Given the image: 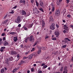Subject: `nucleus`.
<instances>
[{
  "label": "nucleus",
  "instance_id": "f257e3e1",
  "mask_svg": "<svg viewBox=\"0 0 73 73\" xmlns=\"http://www.w3.org/2000/svg\"><path fill=\"white\" fill-rule=\"evenodd\" d=\"M29 38L30 42H34L35 39L33 35L30 36V37H29Z\"/></svg>",
  "mask_w": 73,
  "mask_h": 73
},
{
  "label": "nucleus",
  "instance_id": "f03ea898",
  "mask_svg": "<svg viewBox=\"0 0 73 73\" xmlns=\"http://www.w3.org/2000/svg\"><path fill=\"white\" fill-rule=\"evenodd\" d=\"M55 25L54 23L52 24L50 27L51 29L52 30H54L55 29Z\"/></svg>",
  "mask_w": 73,
  "mask_h": 73
},
{
  "label": "nucleus",
  "instance_id": "7ed1b4c3",
  "mask_svg": "<svg viewBox=\"0 0 73 73\" xmlns=\"http://www.w3.org/2000/svg\"><path fill=\"white\" fill-rule=\"evenodd\" d=\"M21 18L19 16L17 18V20H16L15 21V22L19 24L21 22Z\"/></svg>",
  "mask_w": 73,
  "mask_h": 73
},
{
  "label": "nucleus",
  "instance_id": "20e7f679",
  "mask_svg": "<svg viewBox=\"0 0 73 73\" xmlns=\"http://www.w3.org/2000/svg\"><path fill=\"white\" fill-rule=\"evenodd\" d=\"M55 13L56 16L57 17H58L60 14V10L57 9V10L56 11Z\"/></svg>",
  "mask_w": 73,
  "mask_h": 73
},
{
  "label": "nucleus",
  "instance_id": "39448f33",
  "mask_svg": "<svg viewBox=\"0 0 73 73\" xmlns=\"http://www.w3.org/2000/svg\"><path fill=\"white\" fill-rule=\"evenodd\" d=\"M34 55V56L35 57L36 56V54H31L28 57V58L29 59H31L32 58V57Z\"/></svg>",
  "mask_w": 73,
  "mask_h": 73
},
{
  "label": "nucleus",
  "instance_id": "423d86ee",
  "mask_svg": "<svg viewBox=\"0 0 73 73\" xmlns=\"http://www.w3.org/2000/svg\"><path fill=\"white\" fill-rule=\"evenodd\" d=\"M67 66H65L64 67V71H63V73H67L68 70H67Z\"/></svg>",
  "mask_w": 73,
  "mask_h": 73
},
{
  "label": "nucleus",
  "instance_id": "0eeeda50",
  "mask_svg": "<svg viewBox=\"0 0 73 73\" xmlns=\"http://www.w3.org/2000/svg\"><path fill=\"white\" fill-rule=\"evenodd\" d=\"M20 11L21 12L20 13L21 14L22 13V15H26L27 14V13H26L25 11L24 10H20Z\"/></svg>",
  "mask_w": 73,
  "mask_h": 73
},
{
  "label": "nucleus",
  "instance_id": "6e6552de",
  "mask_svg": "<svg viewBox=\"0 0 73 73\" xmlns=\"http://www.w3.org/2000/svg\"><path fill=\"white\" fill-rule=\"evenodd\" d=\"M11 55H16L17 54V52H16V51L14 50H12L11 52Z\"/></svg>",
  "mask_w": 73,
  "mask_h": 73
},
{
  "label": "nucleus",
  "instance_id": "1a4fd4ad",
  "mask_svg": "<svg viewBox=\"0 0 73 73\" xmlns=\"http://www.w3.org/2000/svg\"><path fill=\"white\" fill-rule=\"evenodd\" d=\"M63 27H64V29L66 30L67 31H69V28L66 25H64Z\"/></svg>",
  "mask_w": 73,
  "mask_h": 73
},
{
  "label": "nucleus",
  "instance_id": "9d476101",
  "mask_svg": "<svg viewBox=\"0 0 73 73\" xmlns=\"http://www.w3.org/2000/svg\"><path fill=\"white\" fill-rule=\"evenodd\" d=\"M19 3H20L23 4V5H24L25 4V0H20L19 1Z\"/></svg>",
  "mask_w": 73,
  "mask_h": 73
},
{
  "label": "nucleus",
  "instance_id": "9b49d317",
  "mask_svg": "<svg viewBox=\"0 0 73 73\" xmlns=\"http://www.w3.org/2000/svg\"><path fill=\"white\" fill-rule=\"evenodd\" d=\"M39 4L40 5V6L42 7H43L44 8V3L42 2H41V1H40L39 2Z\"/></svg>",
  "mask_w": 73,
  "mask_h": 73
},
{
  "label": "nucleus",
  "instance_id": "f8f14e48",
  "mask_svg": "<svg viewBox=\"0 0 73 73\" xmlns=\"http://www.w3.org/2000/svg\"><path fill=\"white\" fill-rule=\"evenodd\" d=\"M3 44L4 46H6L7 45H8L9 43H8V42L7 41H5L4 42H3Z\"/></svg>",
  "mask_w": 73,
  "mask_h": 73
},
{
  "label": "nucleus",
  "instance_id": "ddd939ff",
  "mask_svg": "<svg viewBox=\"0 0 73 73\" xmlns=\"http://www.w3.org/2000/svg\"><path fill=\"white\" fill-rule=\"evenodd\" d=\"M5 48V46H2L0 49V51L1 52H3L4 51V49Z\"/></svg>",
  "mask_w": 73,
  "mask_h": 73
},
{
  "label": "nucleus",
  "instance_id": "4468645a",
  "mask_svg": "<svg viewBox=\"0 0 73 73\" xmlns=\"http://www.w3.org/2000/svg\"><path fill=\"white\" fill-rule=\"evenodd\" d=\"M55 35H57V36H58L60 35V33L59 31H56L55 32V33H54Z\"/></svg>",
  "mask_w": 73,
  "mask_h": 73
},
{
  "label": "nucleus",
  "instance_id": "2eb2a0df",
  "mask_svg": "<svg viewBox=\"0 0 73 73\" xmlns=\"http://www.w3.org/2000/svg\"><path fill=\"white\" fill-rule=\"evenodd\" d=\"M14 41L15 42H16L18 40L17 36H16L14 37Z\"/></svg>",
  "mask_w": 73,
  "mask_h": 73
},
{
  "label": "nucleus",
  "instance_id": "dca6fc26",
  "mask_svg": "<svg viewBox=\"0 0 73 73\" xmlns=\"http://www.w3.org/2000/svg\"><path fill=\"white\" fill-rule=\"evenodd\" d=\"M9 60L10 61H12L13 60V57L11 56H10V57H9Z\"/></svg>",
  "mask_w": 73,
  "mask_h": 73
},
{
  "label": "nucleus",
  "instance_id": "f3484780",
  "mask_svg": "<svg viewBox=\"0 0 73 73\" xmlns=\"http://www.w3.org/2000/svg\"><path fill=\"white\" fill-rule=\"evenodd\" d=\"M49 20L50 21H51V22L52 21H53V19L52 18V16H51L50 17Z\"/></svg>",
  "mask_w": 73,
  "mask_h": 73
},
{
  "label": "nucleus",
  "instance_id": "a211bd4d",
  "mask_svg": "<svg viewBox=\"0 0 73 73\" xmlns=\"http://www.w3.org/2000/svg\"><path fill=\"white\" fill-rule=\"evenodd\" d=\"M24 62H25L24 61H23V60H21V62H20V63H19V65H20L22 64Z\"/></svg>",
  "mask_w": 73,
  "mask_h": 73
},
{
  "label": "nucleus",
  "instance_id": "6ab92c4d",
  "mask_svg": "<svg viewBox=\"0 0 73 73\" xmlns=\"http://www.w3.org/2000/svg\"><path fill=\"white\" fill-rule=\"evenodd\" d=\"M9 34L11 35H14L16 34V33L14 32H11L9 33Z\"/></svg>",
  "mask_w": 73,
  "mask_h": 73
},
{
  "label": "nucleus",
  "instance_id": "aec40b11",
  "mask_svg": "<svg viewBox=\"0 0 73 73\" xmlns=\"http://www.w3.org/2000/svg\"><path fill=\"white\" fill-rule=\"evenodd\" d=\"M4 68H2L1 70V73H4Z\"/></svg>",
  "mask_w": 73,
  "mask_h": 73
},
{
  "label": "nucleus",
  "instance_id": "412c9836",
  "mask_svg": "<svg viewBox=\"0 0 73 73\" xmlns=\"http://www.w3.org/2000/svg\"><path fill=\"white\" fill-rule=\"evenodd\" d=\"M35 2H36V6L37 7H38L39 6V3H38V2H37V0L35 1Z\"/></svg>",
  "mask_w": 73,
  "mask_h": 73
},
{
  "label": "nucleus",
  "instance_id": "4be33fe9",
  "mask_svg": "<svg viewBox=\"0 0 73 73\" xmlns=\"http://www.w3.org/2000/svg\"><path fill=\"white\" fill-rule=\"evenodd\" d=\"M41 52V49H39L38 51V54H40V53Z\"/></svg>",
  "mask_w": 73,
  "mask_h": 73
},
{
  "label": "nucleus",
  "instance_id": "5701e85b",
  "mask_svg": "<svg viewBox=\"0 0 73 73\" xmlns=\"http://www.w3.org/2000/svg\"><path fill=\"white\" fill-rule=\"evenodd\" d=\"M30 50H29L27 52H26L25 53V55H27L28 54H29V53H30Z\"/></svg>",
  "mask_w": 73,
  "mask_h": 73
},
{
  "label": "nucleus",
  "instance_id": "b1692460",
  "mask_svg": "<svg viewBox=\"0 0 73 73\" xmlns=\"http://www.w3.org/2000/svg\"><path fill=\"white\" fill-rule=\"evenodd\" d=\"M39 10L40 11H41L42 12H44L43 9L42 8V7H41L40 8H39Z\"/></svg>",
  "mask_w": 73,
  "mask_h": 73
},
{
  "label": "nucleus",
  "instance_id": "393cba45",
  "mask_svg": "<svg viewBox=\"0 0 73 73\" xmlns=\"http://www.w3.org/2000/svg\"><path fill=\"white\" fill-rule=\"evenodd\" d=\"M17 68H15V69H14L13 71V73L15 72L16 71H17Z\"/></svg>",
  "mask_w": 73,
  "mask_h": 73
},
{
  "label": "nucleus",
  "instance_id": "a878e982",
  "mask_svg": "<svg viewBox=\"0 0 73 73\" xmlns=\"http://www.w3.org/2000/svg\"><path fill=\"white\" fill-rule=\"evenodd\" d=\"M38 73H42V71L40 70V69L37 71Z\"/></svg>",
  "mask_w": 73,
  "mask_h": 73
},
{
  "label": "nucleus",
  "instance_id": "bb28decb",
  "mask_svg": "<svg viewBox=\"0 0 73 73\" xmlns=\"http://www.w3.org/2000/svg\"><path fill=\"white\" fill-rule=\"evenodd\" d=\"M52 12H53L54 11V9H55V7H52Z\"/></svg>",
  "mask_w": 73,
  "mask_h": 73
},
{
  "label": "nucleus",
  "instance_id": "cd10ccee",
  "mask_svg": "<svg viewBox=\"0 0 73 73\" xmlns=\"http://www.w3.org/2000/svg\"><path fill=\"white\" fill-rule=\"evenodd\" d=\"M42 25H45V23L44 21L42 20Z\"/></svg>",
  "mask_w": 73,
  "mask_h": 73
},
{
  "label": "nucleus",
  "instance_id": "c85d7f7f",
  "mask_svg": "<svg viewBox=\"0 0 73 73\" xmlns=\"http://www.w3.org/2000/svg\"><path fill=\"white\" fill-rule=\"evenodd\" d=\"M23 28L25 29V30L27 31L28 30V28H27L25 26L23 27Z\"/></svg>",
  "mask_w": 73,
  "mask_h": 73
},
{
  "label": "nucleus",
  "instance_id": "c756f323",
  "mask_svg": "<svg viewBox=\"0 0 73 73\" xmlns=\"http://www.w3.org/2000/svg\"><path fill=\"white\" fill-rule=\"evenodd\" d=\"M34 68H31V72H34Z\"/></svg>",
  "mask_w": 73,
  "mask_h": 73
},
{
  "label": "nucleus",
  "instance_id": "7c9ffc66",
  "mask_svg": "<svg viewBox=\"0 0 73 73\" xmlns=\"http://www.w3.org/2000/svg\"><path fill=\"white\" fill-rule=\"evenodd\" d=\"M65 40H68V41H70V40L68 39V38H65Z\"/></svg>",
  "mask_w": 73,
  "mask_h": 73
},
{
  "label": "nucleus",
  "instance_id": "2f4dec72",
  "mask_svg": "<svg viewBox=\"0 0 73 73\" xmlns=\"http://www.w3.org/2000/svg\"><path fill=\"white\" fill-rule=\"evenodd\" d=\"M52 40H56V37L53 38Z\"/></svg>",
  "mask_w": 73,
  "mask_h": 73
},
{
  "label": "nucleus",
  "instance_id": "473e14b6",
  "mask_svg": "<svg viewBox=\"0 0 73 73\" xmlns=\"http://www.w3.org/2000/svg\"><path fill=\"white\" fill-rule=\"evenodd\" d=\"M35 50V48H33L32 50H31V52H33Z\"/></svg>",
  "mask_w": 73,
  "mask_h": 73
},
{
  "label": "nucleus",
  "instance_id": "72a5a7b5",
  "mask_svg": "<svg viewBox=\"0 0 73 73\" xmlns=\"http://www.w3.org/2000/svg\"><path fill=\"white\" fill-rule=\"evenodd\" d=\"M2 41V39L0 38V45H1L2 44V42L1 41Z\"/></svg>",
  "mask_w": 73,
  "mask_h": 73
},
{
  "label": "nucleus",
  "instance_id": "f704fd0d",
  "mask_svg": "<svg viewBox=\"0 0 73 73\" xmlns=\"http://www.w3.org/2000/svg\"><path fill=\"white\" fill-rule=\"evenodd\" d=\"M10 13L12 14H14V11L13 10H12L11 12H10Z\"/></svg>",
  "mask_w": 73,
  "mask_h": 73
},
{
  "label": "nucleus",
  "instance_id": "c9c22d12",
  "mask_svg": "<svg viewBox=\"0 0 73 73\" xmlns=\"http://www.w3.org/2000/svg\"><path fill=\"white\" fill-rule=\"evenodd\" d=\"M60 2H59V1H57V4L58 5H60Z\"/></svg>",
  "mask_w": 73,
  "mask_h": 73
},
{
  "label": "nucleus",
  "instance_id": "e433bc0d",
  "mask_svg": "<svg viewBox=\"0 0 73 73\" xmlns=\"http://www.w3.org/2000/svg\"><path fill=\"white\" fill-rule=\"evenodd\" d=\"M47 67V66H46V65H45V66H43V68H46Z\"/></svg>",
  "mask_w": 73,
  "mask_h": 73
},
{
  "label": "nucleus",
  "instance_id": "4c0bfd02",
  "mask_svg": "<svg viewBox=\"0 0 73 73\" xmlns=\"http://www.w3.org/2000/svg\"><path fill=\"white\" fill-rule=\"evenodd\" d=\"M17 7V5H16L14 7H13V9H15Z\"/></svg>",
  "mask_w": 73,
  "mask_h": 73
},
{
  "label": "nucleus",
  "instance_id": "58836bf2",
  "mask_svg": "<svg viewBox=\"0 0 73 73\" xmlns=\"http://www.w3.org/2000/svg\"><path fill=\"white\" fill-rule=\"evenodd\" d=\"M51 6H52V7H55L54 4L53 3H52L51 4Z\"/></svg>",
  "mask_w": 73,
  "mask_h": 73
},
{
  "label": "nucleus",
  "instance_id": "ea45409f",
  "mask_svg": "<svg viewBox=\"0 0 73 73\" xmlns=\"http://www.w3.org/2000/svg\"><path fill=\"white\" fill-rule=\"evenodd\" d=\"M2 36H4L5 35V33L2 34L1 35Z\"/></svg>",
  "mask_w": 73,
  "mask_h": 73
},
{
  "label": "nucleus",
  "instance_id": "a19ab883",
  "mask_svg": "<svg viewBox=\"0 0 73 73\" xmlns=\"http://www.w3.org/2000/svg\"><path fill=\"white\" fill-rule=\"evenodd\" d=\"M5 63H7V64H8V60H5Z\"/></svg>",
  "mask_w": 73,
  "mask_h": 73
},
{
  "label": "nucleus",
  "instance_id": "79ce46f5",
  "mask_svg": "<svg viewBox=\"0 0 73 73\" xmlns=\"http://www.w3.org/2000/svg\"><path fill=\"white\" fill-rule=\"evenodd\" d=\"M66 45H63L62 46V48H66Z\"/></svg>",
  "mask_w": 73,
  "mask_h": 73
},
{
  "label": "nucleus",
  "instance_id": "37998d69",
  "mask_svg": "<svg viewBox=\"0 0 73 73\" xmlns=\"http://www.w3.org/2000/svg\"><path fill=\"white\" fill-rule=\"evenodd\" d=\"M45 47H42V50H45Z\"/></svg>",
  "mask_w": 73,
  "mask_h": 73
},
{
  "label": "nucleus",
  "instance_id": "c03bdc74",
  "mask_svg": "<svg viewBox=\"0 0 73 73\" xmlns=\"http://www.w3.org/2000/svg\"><path fill=\"white\" fill-rule=\"evenodd\" d=\"M67 17L69 18H70L71 17V15H67Z\"/></svg>",
  "mask_w": 73,
  "mask_h": 73
},
{
  "label": "nucleus",
  "instance_id": "a18cd8bd",
  "mask_svg": "<svg viewBox=\"0 0 73 73\" xmlns=\"http://www.w3.org/2000/svg\"><path fill=\"white\" fill-rule=\"evenodd\" d=\"M70 60L71 61V62H73V56L72 57V58Z\"/></svg>",
  "mask_w": 73,
  "mask_h": 73
},
{
  "label": "nucleus",
  "instance_id": "49530a36",
  "mask_svg": "<svg viewBox=\"0 0 73 73\" xmlns=\"http://www.w3.org/2000/svg\"><path fill=\"white\" fill-rule=\"evenodd\" d=\"M45 36H46V37L45 38V39H46L48 38V36L47 35H46Z\"/></svg>",
  "mask_w": 73,
  "mask_h": 73
},
{
  "label": "nucleus",
  "instance_id": "de8ad7c7",
  "mask_svg": "<svg viewBox=\"0 0 73 73\" xmlns=\"http://www.w3.org/2000/svg\"><path fill=\"white\" fill-rule=\"evenodd\" d=\"M27 38H26L25 39V42H27Z\"/></svg>",
  "mask_w": 73,
  "mask_h": 73
},
{
  "label": "nucleus",
  "instance_id": "09e8293b",
  "mask_svg": "<svg viewBox=\"0 0 73 73\" xmlns=\"http://www.w3.org/2000/svg\"><path fill=\"white\" fill-rule=\"evenodd\" d=\"M31 3H33L34 2V0H31Z\"/></svg>",
  "mask_w": 73,
  "mask_h": 73
},
{
  "label": "nucleus",
  "instance_id": "8fccbe9b",
  "mask_svg": "<svg viewBox=\"0 0 73 73\" xmlns=\"http://www.w3.org/2000/svg\"><path fill=\"white\" fill-rule=\"evenodd\" d=\"M21 26V24H19L18 25V27H20Z\"/></svg>",
  "mask_w": 73,
  "mask_h": 73
},
{
  "label": "nucleus",
  "instance_id": "3c124183",
  "mask_svg": "<svg viewBox=\"0 0 73 73\" xmlns=\"http://www.w3.org/2000/svg\"><path fill=\"white\" fill-rule=\"evenodd\" d=\"M66 30H65L64 29V31H63V33H64L65 34L66 33Z\"/></svg>",
  "mask_w": 73,
  "mask_h": 73
},
{
  "label": "nucleus",
  "instance_id": "603ef678",
  "mask_svg": "<svg viewBox=\"0 0 73 73\" xmlns=\"http://www.w3.org/2000/svg\"><path fill=\"white\" fill-rule=\"evenodd\" d=\"M66 1H67V3H68L69 2V0H66Z\"/></svg>",
  "mask_w": 73,
  "mask_h": 73
},
{
  "label": "nucleus",
  "instance_id": "864d4df0",
  "mask_svg": "<svg viewBox=\"0 0 73 73\" xmlns=\"http://www.w3.org/2000/svg\"><path fill=\"white\" fill-rule=\"evenodd\" d=\"M45 65V63H42V65H41V66H44V65Z\"/></svg>",
  "mask_w": 73,
  "mask_h": 73
},
{
  "label": "nucleus",
  "instance_id": "5fc2aeb1",
  "mask_svg": "<svg viewBox=\"0 0 73 73\" xmlns=\"http://www.w3.org/2000/svg\"><path fill=\"white\" fill-rule=\"evenodd\" d=\"M4 68L5 71H6L7 70V68H6V67H4Z\"/></svg>",
  "mask_w": 73,
  "mask_h": 73
},
{
  "label": "nucleus",
  "instance_id": "6e6d98bb",
  "mask_svg": "<svg viewBox=\"0 0 73 73\" xmlns=\"http://www.w3.org/2000/svg\"><path fill=\"white\" fill-rule=\"evenodd\" d=\"M37 43L36 42L35 43V44H34L33 45V46L34 47L36 45V44H37Z\"/></svg>",
  "mask_w": 73,
  "mask_h": 73
},
{
  "label": "nucleus",
  "instance_id": "4d7b16f0",
  "mask_svg": "<svg viewBox=\"0 0 73 73\" xmlns=\"http://www.w3.org/2000/svg\"><path fill=\"white\" fill-rule=\"evenodd\" d=\"M62 21L64 23H65L66 22V21H65L63 19L62 20Z\"/></svg>",
  "mask_w": 73,
  "mask_h": 73
},
{
  "label": "nucleus",
  "instance_id": "13d9d810",
  "mask_svg": "<svg viewBox=\"0 0 73 73\" xmlns=\"http://www.w3.org/2000/svg\"><path fill=\"white\" fill-rule=\"evenodd\" d=\"M40 11H38L37 12V14H38L39 13H40Z\"/></svg>",
  "mask_w": 73,
  "mask_h": 73
},
{
  "label": "nucleus",
  "instance_id": "bf43d9fd",
  "mask_svg": "<svg viewBox=\"0 0 73 73\" xmlns=\"http://www.w3.org/2000/svg\"><path fill=\"white\" fill-rule=\"evenodd\" d=\"M3 41H4L5 40V37H3Z\"/></svg>",
  "mask_w": 73,
  "mask_h": 73
},
{
  "label": "nucleus",
  "instance_id": "052dcab7",
  "mask_svg": "<svg viewBox=\"0 0 73 73\" xmlns=\"http://www.w3.org/2000/svg\"><path fill=\"white\" fill-rule=\"evenodd\" d=\"M56 28H59V25H57V24H56Z\"/></svg>",
  "mask_w": 73,
  "mask_h": 73
},
{
  "label": "nucleus",
  "instance_id": "680f3d73",
  "mask_svg": "<svg viewBox=\"0 0 73 73\" xmlns=\"http://www.w3.org/2000/svg\"><path fill=\"white\" fill-rule=\"evenodd\" d=\"M7 15H5V17H4V19H6V18H7Z\"/></svg>",
  "mask_w": 73,
  "mask_h": 73
},
{
  "label": "nucleus",
  "instance_id": "e2e57ef3",
  "mask_svg": "<svg viewBox=\"0 0 73 73\" xmlns=\"http://www.w3.org/2000/svg\"><path fill=\"white\" fill-rule=\"evenodd\" d=\"M62 64L61 63H60H60H59L58 65L59 66H60Z\"/></svg>",
  "mask_w": 73,
  "mask_h": 73
},
{
  "label": "nucleus",
  "instance_id": "0e129e2a",
  "mask_svg": "<svg viewBox=\"0 0 73 73\" xmlns=\"http://www.w3.org/2000/svg\"><path fill=\"white\" fill-rule=\"evenodd\" d=\"M64 42L65 43H67V40H65V41H64Z\"/></svg>",
  "mask_w": 73,
  "mask_h": 73
},
{
  "label": "nucleus",
  "instance_id": "69168bd1",
  "mask_svg": "<svg viewBox=\"0 0 73 73\" xmlns=\"http://www.w3.org/2000/svg\"><path fill=\"white\" fill-rule=\"evenodd\" d=\"M33 26V25L31 24V25H30V27H32Z\"/></svg>",
  "mask_w": 73,
  "mask_h": 73
},
{
  "label": "nucleus",
  "instance_id": "338daca9",
  "mask_svg": "<svg viewBox=\"0 0 73 73\" xmlns=\"http://www.w3.org/2000/svg\"><path fill=\"white\" fill-rule=\"evenodd\" d=\"M44 25H42V29H43L44 28Z\"/></svg>",
  "mask_w": 73,
  "mask_h": 73
},
{
  "label": "nucleus",
  "instance_id": "774afa93",
  "mask_svg": "<svg viewBox=\"0 0 73 73\" xmlns=\"http://www.w3.org/2000/svg\"><path fill=\"white\" fill-rule=\"evenodd\" d=\"M30 72V71L29 70H28V71H27V73H29Z\"/></svg>",
  "mask_w": 73,
  "mask_h": 73
}]
</instances>
